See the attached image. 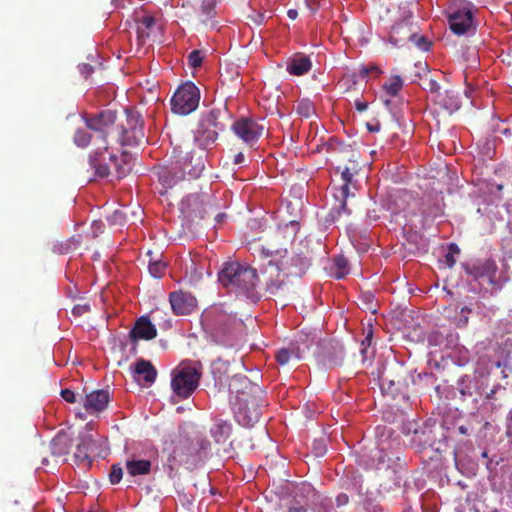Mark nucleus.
Listing matches in <instances>:
<instances>
[{"mask_svg":"<svg viewBox=\"0 0 512 512\" xmlns=\"http://www.w3.org/2000/svg\"><path fill=\"white\" fill-rule=\"evenodd\" d=\"M216 3L217 0H195L194 12L199 25L211 29L216 28Z\"/></svg>","mask_w":512,"mask_h":512,"instance_id":"obj_15","label":"nucleus"},{"mask_svg":"<svg viewBox=\"0 0 512 512\" xmlns=\"http://www.w3.org/2000/svg\"><path fill=\"white\" fill-rule=\"evenodd\" d=\"M202 62H203V56H202V53L201 51L199 50H193L192 52H190V54L188 55V64L192 67V68H198L202 65Z\"/></svg>","mask_w":512,"mask_h":512,"instance_id":"obj_35","label":"nucleus"},{"mask_svg":"<svg viewBox=\"0 0 512 512\" xmlns=\"http://www.w3.org/2000/svg\"><path fill=\"white\" fill-rule=\"evenodd\" d=\"M264 18H265V17H264V15H263V14H258V15H257V19H256L255 21H256V23H257V24H261V23H263Z\"/></svg>","mask_w":512,"mask_h":512,"instance_id":"obj_53","label":"nucleus"},{"mask_svg":"<svg viewBox=\"0 0 512 512\" xmlns=\"http://www.w3.org/2000/svg\"><path fill=\"white\" fill-rule=\"evenodd\" d=\"M381 381H382V386H384L387 381L390 386H393L395 384L394 380H388L387 377L384 375L382 376Z\"/></svg>","mask_w":512,"mask_h":512,"instance_id":"obj_50","label":"nucleus"},{"mask_svg":"<svg viewBox=\"0 0 512 512\" xmlns=\"http://www.w3.org/2000/svg\"><path fill=\"white\" fill-rule=\"evenodd\" d=\"M336 272L335 277L337 279L344 278L349 273L348 261L344 257H337L335 259Z\"/></svg>","mask_w":512,"mask_h":512,"instance_id":"obj_33","label":"nucleus"},{"mask_svg":"<svg viewBox=\"0 0 512 512\" xmlns=\"http://www.w3.org/2000/svg\"><path fill=\"white\" fill-rule=\"evenodd\" d=\"M292 358L299 359V356L291 349L282 348L276 353V360L280 365L288 364Z\"/></svg>","mask_w":512,"mask_h":512,"instance_id":"obj_32","label":"nucleus"},{"mask_svg":"<svg viewBox=\"0 0 512 512\" xmlns=\"http://www.w3.org/2000/svg\"><path fill=\"white\" fill-rule=\"evenodd\" d=\"M98 117L99 114L85 118L86 126L92 131V133L84 129H77L74 135V143L81 148L87 147L90 143L93 145L94 149L90 154L89 163L95 169V173L99 177H107L111 175V167L108 164V155L104 151V148H100V142H96V130L89 125L90 120Z\"/></svg>","mask_w":512,"mask_h":512,"instance_id":"obj_5","label":"nucleus"},{"mask_svg":"<svg viewBox=\"0 0 512 512\" xmlns=\"http://www.w3.org/2000/svg\"><path fill=\"white\" fill-rule=\"evenodd\" d=\"M315 449H317V455H322L326 451L321 442L315 443Z\"/></svg>","mask_w":512,"mask_h":512,"instance_id":"obj_47","label":"nucleus"},{"mask_svg":"<svg viewBox=\"0 0 512 512\" xmlns=\"http://www.w3.org/2000/svg\"><path fill=\"white\" fill-rule=\"evenodd\" d=\"M412 19L413 14L407 7L399 9V19L392 25L388 39L394 47H403L417 37V25Z\"/></svg>","mask_w":512,"mask_h":512,"instance_id":"obj_8","label":"nucleus"},{"mask_svg":"<svg viewBox=\"0 0 512 512\" xmlns=\"http://www.w3.org/2000/svg\"><path fill=\"white\" fill-rule=\"evenodd\" d=\"M210 432L215 442L223 443L229 438L231 434V425L226 421L217 420L211 428Z\"/></svg>","mask_w":512,"mask_h":512,"instance_id":"obj_27","label":"nucleus"},{"mask_svg":"<svg viewBox=\"0 0 512 512\" xmlns=\"http://www.w3.org/2000/svg\"><path fill=\"white\" fill-rule=\"evenodd\" d=\"M403 87V81L400 76H393L388 83L383 85L384 90L388 95L394 97Z\"/></svg>","mask_w":512,"mask_h":512,"instance_id":"obj_29","label":"nucleus"},{"mask_svg":"<svg viewBox=\"0 0 512 512\" xmlns=\"http://www.w3.org/2000/svg\"><path fill=\"white\" fill-rule=\"evenodd\" d=\"M350 166H345L341 169V180L342 184L338 188L334 189V199L337 204L333 207V212L336 213L338 217L343 214H350V210L347 207V200L350 197H354L355 194L350 191V186L353 184V177L358 172V163L356 161H350Z\"/></svg>","mask_w":512,"mask_h":512,"instance_id":"obj_10","label":"nucleus"},{"mask_svg":"<svg viewBox=\"0 0 512 512\" xmlns=\"http://www.w3.org/2000/svg\"><path fill=\"white\" fill-rule=\"evenodd\" d=\"M88 310H89V306L88 305H84V306L78 305V306H75L73 308L72 312H73L74 315H78L79 316V315H82L83 313L87 312Z\"/></svg>","mask_w":512,"mask_h":512,"instance_id":"obj_43","label":"nucleus"},{"mask_svg":"<svg viewBox=\"0 0 512 512\" xmlns=\"http://www.w3.org/2000/svg\"><path fill=\"white\" fill-rule=\"evenodd\" d=\"M70 448L71 440L65 433H58L49 444L51 454L57 458L68 455Z\"/></svg>","mask_w":512,"mask_h":512,"instance_id":"obj_22","label":"nucleus"},{"mask_svg":"<svg viewBox=\"0 0 512 512\" xmlns=\"http://www.w3.org/2000/svg\"><path fill=\"white\" fill-rule=\"evenodd\" d=\"M471 312V309L467 306L461 308L460 316L456 320V326L458 328H463L468 324V314Z\"/></svg>","mask_w":512,"mask_h":512,"instance_id":"obj_38","label":"nucleus"},{"mask_svg":"<svg viewBox=\"0 0 512 512\" xmlns=\"http://www.w3.org/2000/svg\"><path fill=\"white\" fill-rule=\"evenodd\" d=\"M379 453H380L379 461H380V462H385V456H386V455H385L382 451H379Z\"/></svg>","mask_w":512,"mask_h":512,"instance_id":"obj_55","label":"nucleus"},{"mask_svg":"<svg viewBox=\"0 0 512 512\" xmlns=\"http://www.w3.org/2000/svg\"><path fill=\"white\" fill-rule=\"evenodd\" d=\"M110 396L107 390H95L85 396L83 406L89 414L105 410L109 404Z\"/></svg>","mask_w":512,"mask_h":512,"instance_id":"obj_19","label":"nucleus"},{"mask_svg":"<svg viewBox=\"0 0 512 512\" xmlns=\"http://www.w3.org/2000/svg\"><path fill=\"white\" fill-rule=\"evenodd\" d=\"M219 114V111L211 110L201 116L194 140L203 150L213 146L218 139V132L222 130L218 122Z\"/></svg>","mask_w":512,"mask_h":512,"instance_id":"obj_11","label":"nucleus"},{"mask_svg":"<svg viewBox=\"0 0 512 512\" xmlns=\"http://www.w3.org/2000/svg\"><path fill=\"white\" fill-rule=\"evenodd\" d=\"M283 512H328V510L322 502L317 506L310 505L301 500L293 499L286 505Z\"/></svg>","mask_w":512,"mask_h":512,"instance_id":"obj_24","label":"nucleus"},{"mask_svg":"<svg viewBox=\"0 0 512 512\" xmlns=\"http://www.w3.org/2000/svg\"><path fill=\"white\" fill-rule=\"evenodd\" d=\"M355 106H356L357 111H359V112H364L368 108L367 102H363V101H356Z\"/></svg>","mask_w":512,"mask_h":512,"instance_id":"obj_45","label":"nucleus"},{"mask_svg":"<svg viewBox=\"0 0 512 512\" xmlns=\"http://www.w3.org/2000/svg\"><path fill=\"white\" fill-rule=\"evenodd\" d=\"M155 18L150 15L143 16L137 23V38L140 44H144L149 38L152 28L155 26Z\"/></svg>","mask_w":512,"mask_h":512,"instance_id":"obj_26","label":"nucleus"},{"mask_svg":"<svg viewBox=\"0 0 512 512\" xmlns=\"http://www.w3.org/2000/svg\"><path fill=\"white\" fill-rule=\"evenodd\" d=\"M235 417L239 424L249 427L257 423L261 417V409L255 397L242 393L238 397Z\"/></svg>","mask_w":512,"mask_h":512,"instance_id":"obj_13","label":"nucleus"},{"mask_svg":"<svg viewBox=\"0 0 512 512\" xmlns=\"http://www.w3.org/2000/svg\"><path fill=\"white\" fill-rule=\"evenodd\" d=\"M341 501H345L346 502L347 501V496L344 495L343 498L341 497Z\"/></svg>","mask_w":512,"mask_h":512,"instance_id":"obj_59","label":"nucleus"},{"mask_svg":"<svg viewBox=\"0 0 512 512\" xmlns=\"http://www.w3.org/2000/svg\"><path fill=\"white\" fill-rule=\"evenodd\" d=\"M169 302L175 315H189L197 308L196 298L182 290L171 292Z\"/></svg>","mask_w":512,"mask_h":512,"instance_id":"obj_16","label":"nucleus"},{"mask_svg":"<svg viewBox=\"0 0 512 512\" xmlns=\"http://www.w3.org/2000/svg\"><path fill=\"white\" fill-rule=\"evenodd\" d=\"M224 216H225L224 214H218V215L216 216V220H217L218 222H220Z\"/></svg>","mask_w":512,"mask_h":512,"instance_id":"obj_58","label":"nucleus"},{"mask_svg":"<svg viewBox=\"0 0 512 512\" xmlns=\"http://www.w3.org/2000/svg\"><path fill=\"white\" fill-rule=\"evenodd\" d=\"M123 477V470L119 464H114L111 467V471L109 474V480L112 484H117L121 481Z\"/></svg>","mask_w":512,"mask_h":512,"instance_id":"obj_36","label":"nucleus"},{"mask_svg":"<svg viewBox=\"0 0 512 512\" xmlns=\"http://www.w3.org/2000/svg\"><path fill=\"white\" fill-rule=\"evenodd\" d=\"M433 102L449 114L454 113L461 106L459 95L453 88L443 89L440 93L435 94Z\"/></svg>","mask_w":512,"mask_h":512,"instance_id":"obj_20","label":"nucleus"},{"mask_svg":"<svg viewBox=\"0 0 512 512\" xmlns=\"http://www.w3.org/2000/svg\"><path fill=\"white\" fill-rule=\"evenodd\" d=\"M42 463H43V464H47V463H48V460H47L46 458H43Z\"/></svg>","mask_w":512,"mask_h":512,"instance_id":"obj_61","label":"nucleus"},{"mask_svg":"<svg viewBox=\"0 0 512 512\" xmlns=\"http://www.w3.org/2000/svg\"><path fill=\"white\" fill-rule=\"evenodd\" d=\"M121 215H122V214H121L120 212L115 211V212H114V214H113V217H114L115 219H118V218H121Z\"/></svg>","mask_w":512,"mask_h":512,"instance_id":"obj_56","label":"nucleus"},{"mask_svg":"<svg viewBox=\"0 0 512 512\" xmlns=\"http://www.w3.org/2000/svg\"><path fill=\"white\" fill-rule=\"evenodd\" d=\"M367 128L370 132H378L380 130V124L377 122L375 124H367Z\"/></svg>","mask_w":512,"mask_h":512,"instance_id":"obj_46","label":"nucleus"},{"mask_svg":"<svg viewBox=\"0 0 512 512\" xmlns=\"http://www.w3.org/2000/svg\"><path fill=\"white\" fill-rule=\"evenodd\" d=\"M166 269V264L162 261H150L148 265L149 273L155 278H161Z\"/></svg>","mask_w":512,"mask_h":512,"instance_id":"obj_34","label":"nucleus"},{"mask_svg":"<svg viewBox=\"0 0 512 512\" xmlns=\"http://www.w3.org/2000/svg\"><path fill=\"white\" fill-rule=\"evenodd\" d=\"M287 15L291 20H295L298 17V12L295 9H289Z\"/></svg>","mask_w":512,"mask_h":512,"instance_id":"obj_49","label":"nucleus"},{"mask_svg":"<svg viewBox=\"0 0 512 512\" xmlns=\"http://www.w3.org/2000/svg\"><path fill=\"white\" fill-rule=\"evenodd\" d=\"M422 85L425 90L430 92L432 101L434 100L435 94H438L443 90L438 81L429 75H426L422 79Z\"/></svg>","mask_w":512,"mask_h":512,"instance_id":"obj_30","label":"nucleus"},{"mask_svg":"<svg viewBox=\"0 0 512 512\" xmlns=\"http://www.w3.org/2000/svg\"><path fill=\"white\" fill-rule=\"evenodd\" d=\"M199 101L198 87L192 82H186L174 92L170 100L171 110L178 115H188L197 109Z\"/></svg>","mask_w":512,"mask_h":512,"instance_id":"obj_9","label":"nucleus"},{"mask_svg":"<svg viewBox=\"0 0 512 512\" xmlns=\"http://www.w3.org/2000/svg\"><path fill=\"white\" fill-rule=\"evenodd\" d=\"M312 63L309 57L296 55L287 63V71L291 75L301 76L310 71Z\"/></svg>","mask_w":512,"mask_h":512,"instance_id":"obj_23","label":"nucleus"},{"mask_svg":"<svg viewBox=\"0 0 512 512\" xmlns=\"http://www.w3.org/2000/svg\"><path fill=\"white\" fill-rule=\"evenodd\" d=\"M458 431L463 434V435H467L468 434V428L464 425H461L458 427Z\"/></svg>","mask_w":512,"mask_h":512,"instance_id":"obj_52","label":"nucleus"},{"mask_svg":"<svg viewBox=\"0 0 512 512\" xmlns=\"http://www.w3.org/2000/svg\"><path fill=\"white\" fill-rule=\"evenodd\" d=\"M117 114L111 110H105L99 113V117L90 120V127L96 130V142H100V148L108 155V164L111 167V174L117 180L127 176L131 169V163L127 160V154L118 157L113 153V144L121 146L137 147L145 140L143 130V121L139 114L128 113L126 125L121 127L116 125Z\"/></svg>","mask_w":512,"mask_h":512,"instance_id":"obj_1","label":"nucleus"},{"mask_svg":"<svg viewBox=\"0 0 512 512\" xmlns=\"http://www.w3.org/2000/svg\"><path fill=\"white\" fill-rule=\"evenodd\" d=\"M380 73V70L377 66H374V65H371V66H367V67H362L361 70H360V75L362 77H366L369 73Z\"/></svg>","mask_w":512,"mask_h":512,"instance_id":"obj_41","label":"nucleus"},{"mask_svg":"<svg viewBox=\"0 0 512 512\" xmlns=\"http://www.w3.org/2000/svg\"><path fill=\"white\" fill-rule=\"evenodd\" d=\"M498 132L505 136H508L511 134V130L509 128H503V129L498 128Z\"/></svg>","mask_w":512,"mask_h":512,"instance_id":"obj_51","label":"nucleus"},{"mask_svg":"<svg viewBox=\"0 0 512 512\" xmlns=\"http://www.w3.org/2000/svg\"><path fill=\"white\" fill-rule=\"evenodd\" d=\"M127 472L131 476L147 475L151 471V462L149 460H130L126 462Z\"/></svg>","mask_w":512,"mask_h":512,"instance_id":"obj_28","label":"nucleus"},{"mask_svg":"<svg viewBox=\"0 0 512 512\" xmlns=\"http://www.w3.org/2000/svg\"><path fill=\"white\" fill-rule=\"evenodd\" d=\"M96 448V442L92 435H81L74 453V460L77 465H81L83 468L90 467L92 464V454L96 451Z\"/></svg>","mask_w":512,"mask_h":512,"instance_id":"obj_17","label":"nucleus"},{"mask_svg":"<svg viewBox=\"0 0 512 512\" xmlns=\"http://www.w3.org/2000/svg\"><path fill=\"white\" fill-rule=\"evenodd\" d=\"M341 501H345L346 502L347 501V496L344 495L343 498L341 497Z\"/></svg>","mask_w":512,"mask_h":512,"instance_id":"obj_60","label":"nucleus"},{"mask_svg":"<svg viewBox=\"0 0 512 512\" xmlns=\"http://www.w3.org/2000/svg\"><path fill=\"white\" fill-rule=\"evenodd\" d=\"M236 382H244L245 384L247 383V378L246 377H242V376H233L230 384H229V389L231 392H234V385Z\"/></svg>","mask_w":512,"mask_h":512,"instance_id":"obj_42","label":"nucleus"},{"mask_svg":"<svg viewBox=\"0 0 512 512\" xmlns=\"http://www.w3.org/2000/svg\"><path fill=\"white\" fill-rule=\"evenodd\" d=\"M80 70L85 77H88L93 72V67L90 64H83Z\"/></svg>","mask_w":512,"mask_h":512,"instance_id":"obj_44","label":"nucleus"},{"mask_svg":"<svg viewBox=\"0 0 512 512\" xmlns=\"http://www.w3.org/2000/svg\"><path fill=\"white\" fill-rule=\"evenodd\" d=\"M201 376L200 362H182L172 371L171 388L178 397L187 399L199 386Z\"/></svg>","mask_w":512,"mask_h":512,"instance_id":"obj_6","label":"nucleus"},{"mask_svg":"<svg viewBox=\"0 0 512 512\" xmlns=\"http://www.w3.org/2000/svg\"><path fill=\"white\" fill-rule=\"evenodd\" d=\"M61 396L68 403H75L77 401L75 393L70 389H63L61 391Z\"/></svg>","mask_w":512,"mask_h":512,"instance_id":"obj_40","label":"nucleus"},{"mask_svg":"<svg viewBox=\"0 0 512 512\" xmlns=\"http://www.w3.org/2000/svg\"><path fill=\"white\" fill-rule=\"evenodd\" d=\"M372 339V332L370 331L369 334L366 336L365 340L362 342L364 344L365 342H368L370 344Z\"/></svg>","mask_w":512,"mask_h":512,"instance_id":"obj_54","label":"nucleus"},{"mask_svg":"<svg viewBox=\"0 0 512 512\" xmlns=\"http://www.w3.org/2000/svg\"><path fill=\"white\" fill-rule=\"evenodd\" d=\"M231 129L240 140L250 147L259 140L264 132V126L262 124L247 117L236 120Z\"/></svg>","mask_w":512,"mask_h":512,"instance_id":"obj_14","label":"nucleus"},{"mask_svg":"<svg viewBox=\"0 0 512 512\" xmlns=\"http://www.w3.org/2000/svg\"><path fill=\"white\" fill-rule=\"evenodd\" d=\"M410 42H413L415 46L422 51H428L432 44L431 41L427 39V37L419 35L418 33L417 37L414 40H410Z\"/></svg>","mask_w":512,"mask_h":512,"instance_id":"obj_37","label":"nucleus"},{"mask_svg":"<svg viewBox=\"0 0 512 512\" xmlns=\"http://www.w3.org/2000/svg\"><path fill=\"white\" fill-rule=\"evenodd\" d=\"M134 373L138 376H143L147 384H152L157 376V371L150 361L140 359L135 364Z\"/></svg>","mask_w":512,"mask_h":512,"instance_id":"obj_25","label":"nucleus"},{"mask_svg":"<svg viewBox=\"0 0 512 512\" xmlns=\"http://www.w3.org/2000/svg\"><path fill=\"white\" fill-rule=\"evenodd\" d=\"M283 231L281 228L278 229L277 234L275 235L276 238L282 237Z\"/></svg>","mask_w":512,"mask_h":512,"instance_id":"obj_57","label":"nucleus"},{"mask_svg":"<svg viewBox=\"0 0 512 512\" xmlns=\"http://www.w3.org/2000/svg\"><path fill=\"white\" fill-rule=\"evenodd\" d=\"M314 111V105L309 99H302L297 102L296 112L298 115L309 118Z\"/></svg>","mask_w":512,"mask_h":512,"instance_id":"obj_31","label":"nucleus"},{"mask_svg":"<svg viewBox=\"0 0 512 512\" xmlns=\"http://www.w3.org/2000/svg\"><path fill=\"white\" fill-rule=\"evenodd\" d=\"M467 274L473 276L475 279L489 277L493 278L497 271L495 262L491 259L476 262L472 265H464Z\"/></svg>","mask_w":512,"mask_h":512,"instance_id":"obj_21","label":"nucleus"},{"mask_svg":"<svg viewBox=\"0 0 512 512\" xmlns=\"http://www.w3.org/2000/svg\"><path fill=\"white\" fill-rule=\"evenodd\" d=\"M244 161V154L239 152L234 157V164H241Z\"/></svg>","mask_w":512,"mask_h":512,"instance_id":"obj_48","label":"nucleus"},{"mask_svg":"<svg viewBox=\"0 0 512 512\" xmlns=\"http://www.w3.org/2000/svg\"><path fill=\"white\" fill-rule=\"evenodd\" d=\"M283 247L268 242L262 247V254L269 258L263 270L265 289L270 295H280L288 290L290 277H301L310 266L306 257L288 255L286 245L289 239L283 237Z\"/></svg>","mask_w":512,"mask_h":512,"instance_id":"obj_2","label":"nucleus"},{"mask_svg":"<svg viewBox=\"0 0 512 512\" xmlns=\"http://www.w3.org/2000/svg\"><path fill=\"white\" fill-rule=\"evenodd\" d=\"M173 162L170 173L175 181L182 179H197L205 169V156L203 152L196 153L189 142H182L173 147Z\"/></svg>","mask_w":512,"mask_h":512,"instance_id":"obj_4","label":"nucleus"},{"mask_svg":"<svg viewBox=\"0 0 512 512\" xmlns=\"http://www.w3.org/2000/svg\"><path fill=\"white\" fill-rule=\"evenodd\" d=\"M455 253H459V248L456 244H451L449 247V252L445 255V263L449 268H452L456 263L454 258Z\"/></svg>","mask_w":512,"mask_h":512,"instance_id":"obj_39","label":"nucleus"},{"mask_svg":"<svg viewBox=\"0 0 512 512\" xmlns=\"http://www.w3.org/2000/svg\"><path fill=\"white\" fill-rule=\"evenodd\" d=\"M449 26L453 33L463 35L473 27L472 5L466 1H456L449 7Z\"/></svg>","mask_w":512,"mask_h":512,"instance_id":"obj_12","label":"nucleus"},{"mask_svg":"<svg viewBox=\"0 0 512 512\" xmlns=\"http://www.w3.org/2000/svg\"><path fill=\"white\" fill-rule=\"evenodd\" d=\"M204 318L211 325L215 343L225 346L232 345L230 337L235 327L239 325L234 315L226 313L219 307H215L207 312Z\"/></svg>","mask_w":512,"mask_h":512,"instance_id":"obj_7","label":"nucleus"},{"mask_svg":"<svg viewBox=\"0 0 512 512\" xmlns=\"http://www.w3.org/2000/svg\"><path fill=\"white\" fill-rule=\"evenodd\" d=\"M133 342L138 340H152L157 336V329L148 316H141L135 322L129 333Z\"/></svg>","mask_w":512,"mask_h":512,"instance_id":"obj_18","label":"nucleus"},{"mask_svg":"<svg viewBox=\"0 0 512 512\" xmlns=\"http://www.w3.org/2000/svg\"><path fill=\"white\" fill-rule=\"evenodd\" d=\"M218 280L230 291L253 297L259 278L255 268L239 262H228L219 271Z\"/></svg>","mask_w":512,"mask_h":512,"instance_id":"obj_3","label":"nucleus"}]
</instances>
